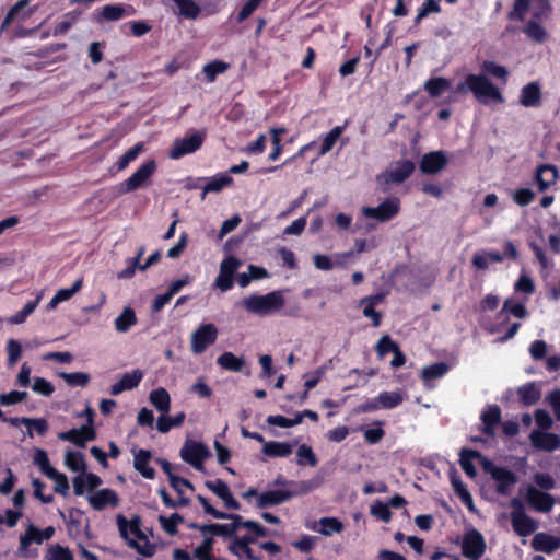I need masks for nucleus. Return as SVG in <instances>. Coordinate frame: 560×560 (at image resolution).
I'll use <instances>...</instances> for the list:
<instances>
[{
    "instance_id": "nucleus-12",
    "label": "nucleus",
    "mask_w": 560,
    "mask_h": 560,
    "mask_svg": "<svg viewBox=\"0 0 560 560\" xmlns=\"http://www.w3.org/2000/svg\"><path fill=\"white\" fill-rule=\"evenodd\" d=\"M241 261L234 256L224 258L219 268V275L214 281V285L225 292L233 287L234 273L240 268Z\"/></svg>"
},
{
    "instance_id": "nucleus-61",
    "label": "nucleus",
    "mask_w": 560,
    "mask_h": 560,
    "mask_svg": "<svg viewBox=\"0 0 560 560\" xmlns=\"http://www.w3.org/2000/svg\"><path fill=\"white\" fill-rule=\"evenodd\" d=\"M145 150L143 143H138L130 150H128L117 162L118 171L125 170L132 161H135L139 154Z\"/></svg>"
},
{
    "instance_id": "nucleus-60",
    "label": "nucleus",
    "mask_w": 560,
    "mask_h": 560,
    "mask_svg": "<svg viewBox=\"0 0 560 560\" xmlns=\"http://www.w3.org/2000/svg\"><path fill=\"white\" fill-rule=\"evenodd\" d=\"M481 418L485 425V431L487 433H491L493 427L500 419V409L495 406H490L482 412Z\"/></svg>"
},
{
    "instance_id": "nucleus-42",
    "label": "nucleus",
    "mask_w": 560,
    "mask_h": 560,
    "mask_svg": "<svg viewBox=\"0 0 560 560\" xmlns=\"http://www.w3.org/2000/svg\"><path fill=\"white\" fill-rule=\"evenodd\" d=\"M229 68L230 65L228 62L213 60L202 67V73L205 74L206 81L212 83L219 74L224 73Z\"/></svg>"
},
{
    "instance_id": "nucleus-48",
    "label": "nucleus",
    "mask_w": 560,
    "mask_h": 560,
    "mask_svg": "<svg viewBox=\"0 0 560 560\" xmlns=\"http://www.w3.org/2000/svg\"><path fill=\"white\" fill-rule=\"evenodd\" d=\"M481 458L479 453L472 451H464L460 456V465L465 472L470 476H476V468L474 462H478L481 465Z\"/></svg>"
},
{
    "instance_id": "nucleus-21",
    "label": "nucleus",
    "mask_w": 560,
    "mask_h": 560,
    "mask_svg": "<svg viewBox=\"0 0 560 560\" xmlns=\"http://www.w3.org/2000/svg\"><path fill=\"white\" fill-rule=\"evenodd\" d=\"M143 377V372L140 370H133L125 373L116 383L110 386L112 395H119L125 390L136 388Z\"/></svg>"
},
{
    "instance_id": "nucleus-16",
    "label": "nucleus",
    "mask_w": 560,
    "mask_h": 560,
    "mask_svg": "<svg viewBox=\"0 0 560 560\" xmlns=\"http://www.w3.org/2000/svg\"><path fill=\"white\" fill-rule=\"evenodd\" d=\"M447 164V156L443 151L425 153L420 161V171L424 174H438Z\"/></svg>"
},
{
    "instance_id": "nucleus-63",
    "label": "nucleus",
    "mask_w": 560,
    "mask_h": 560,
    "mask_svg": "<svg viewBox=\"0 0 560 560\" xmlns=\"http://www.w3.org/2000/svg\"><path fill=\"white\" fill-rule=\"evenodd\" d=\"M60 377L70 386H86L90 382V375L84 372L66 373L59 374Z\"/></svg>"
},
{
    "instance_id": "nucleus-22",
    "label": "nucleus",
    "mask_w": 560,
    "mask_h": 560,
    "mask_svg": "<svg viewBox=\"0 0 560 560\" xmlns=\"http://www.w3.org/2000/svg\"><path fill=\"white\" fill-rule=\"evenodd\" d=\"M541 18L529 19L523 27V33L528 39L537 44H544L549 38L547 28L540 22Z\"/></svg>"
},
{
    "instance_id": "nucleus-45",
    "label": "nucleus",
    "mask_w": 560,
    "mask_h": 560,
    "mask_svg": "<svg viewBox=\"0 0 560 560\" xmlns=\"http://www.w3.org/2000/svg\"><path fill=\"white\" fill-rule=\"evenodd\" d=\"M233 182V178L226 174H220L211 177L206 186L203 187L202 199L208 192H218L222 188L230 186Z\"/></svg>"
},
{
    "instance_id": "nucleus-37",
    "label": "nucleus",
    "mask_w": 560,
    "mask_h": 560,
    "mask_svg": "<svg viewBox=\"0 0 560 560\" xmlns=\"http://www.w3.org/2000/svg\"><path fill=\"white\" fill-rule=\"evenodd\" d=\"M452 86V82L445 78L436 77L431 78L424 83V90L430 94L432 97H438L442 95L444 92L450 90Z\"/></svg>"
},
{
    "instance_id": "nucleus-30",
    "label": "nucleus",
    "mask_w": 560,
    "mask_h": 560,
    "mask_svg": "<svg viewBox=\"0 0 560 560\" xmlns=\"http://www.w3.org/2000/svg\"><path fill=\"white\" fill-rule=\"evenodd\" d=\"M533 547L536 550L551 553L560 548V538L548 534L539 533L533 538Z\"/></svg>"
},
{
    "instance_id": "nucleus-44",
    "label": "nucleus",
    "mask_w": 560,
    "mask_h": 560,
    "mask_svg": "<svg viewBox=\"0 0 560 560\" xmlns=\"http://www.w3.org/2000/svg\"><path fill=\"white\" fill-rule=\"evenodd\" d=\"M185 420V413L179 412L174 418H170L167 413H162L156 422V428L161 433H167L172 428L180 427Z\"/></svg>"
},
{
    "instance_id": "nucleus-31",
    "label": "nucleus",
    "mask_w": 560,
    "mask_h": 560,
    "mask_svg": "<svg viewBox=\"0 0 560 560\" xmlns=\"http://www.w3.org/2000/svg\"><path fill=\"white\" fill-rule=\"evenodd\" d=\"M376 397L381 409H392L399 406L407 398V393L404 389H397L394 392H382Z\"/></svg>"
},
{
    "instance_id": "nucleus-49",
    "label": "nucleus",
    "mask_w": 560,
    "mask_h": 560,
    "mask_svg": "<svg viewBox=\"0 0 560 560\" xmlns=\"http://www.w3.org/2000/svg\"><path fill=\"white\" fill-rule=\"evenodd\" d=\"M23 352L22 345L19 340L10 338L5 342L7 364L14 366L20 360Z\"/></svg>"
},
{
    "instance_id": "nucleus-59",
    "label": "nucleus",
    "mask_w": 560,
    "mask_h": 560,
    "mask_svg": "<svg viewBox=\"0 0 560 560\" xmlns=\"http://www.w3.org/2000/svg\"><path fill=\"white\" fill-rule=\"evenodd\" d=\"M384 434L385 432L382 421H374L370 428L363 430L364 439L370 444L378 443L383 439Z\"/></svg>"
},
{
    "instance_id": "nucleus-10",
    "label": "nucleus",
    "mask_w": 560,
    "mask_h": 560,
    "mask_svg": "<svg viewBox=\"0 0 560 560\" xmlns=\"http://www.w3.org/2000/svg\"><path fill=\"white\" fill-rule=\"evenodd\" d=\"M481 466L497 482V489L499 492H510L511 488L516 482V477L512 471L493 465L487 458H481Z\"/></svg>"
},
{
    "instance_id": "nucleus-2",
    "label": "nucleus",
    "mask_w": 560,
    "mask_h": 560,
    "mask_svg": "<svg viewBox=\"0 0 560 560\" xmlns=\"http://www.w3.org/2000/svg\"><path fill=\"white\" fill-rule=\"evenodd\" d=\"M117 525L120 535L127 544L143 557H151L155 552V546L151 544L148 537L140 529L139 518L126 520L124 516H117Z\"/></svg>"
},
{
    "instance_id": "nucleus-15",
    "label": "nucleus",
    "mask_w": 560,
    "mask_h": 560,
    "mask_svg": "<svg viewBox=\"0 0 560 560\" xmlns=\"http://www.w3.org/2000/svg\"><path fill=\"white\" fill-rule=\"evenodd\" d=\"M74 493L77 495H88L91 492H95L96 489L102 485V479L93 472L79 474L72 479Z\"/></svg>"
},
{
    "instance_id": "nucleus-19",
    "label": "nucleus",
    "mask_w": 560,
    "mask_h": 560,
    "mask_svg": "<svg viewBox=\"0 0 560 560\" xmlns=\"http://www.w3.org/2000/svg\"><path fill=\"white\" fill-rule=\"evenodd\" d=\"M206 487L223 501L228 509L238 510L240 503L235 500L228 485L220 479L206 482Z\"/></svg>"
},
{
    "instance_id": "nucleus-26",
    "label": "nucleus",
    "mask_w": 560,
    "mask_h": 560,
    "mask_svg": "<svg viewBox=\"0 0 560 560\" xmlns=\"http://www.w3.org/2000/svg\"><path fill=\"white\" fill-rule=\"evenodd\" d=\"M527 499L530 505L540 512H548L553 505L552 498L539 490L530 487L527 491Z\"/></svg>"
},
{
    "instance_id": "nucleus-3",
    "label": "nucleus",
    "mask_w": 560,
    "mask_h": 560,
    "mask_svg": "<svg viewBox=\"0 0 560 560\" xmlns=\"http://www.w3.org/2000/svg\"><path fill=\"white\" fill-rule=\"evenodd\" d=\"M241 304L249 314L269 316L280 312L284 307L285 300L280 291H272L264 295L252 294L245 296Z\"/></svg>"
},
{
    "instance_id": "nucleus-62",
    "label": "nucleus",
    "mask_w": 560,
    "mask_h": 560,
    "mask_svg": "<svg viewBox=\"0 0 560 560\" xmlns=\"http://www.w3.org/2000/svg\"><path fill=\"white\" fill-rule=\"evenodd\" d=\"M34 464L38 466L40 471L47 477L56 469L50 465L48 454L42 448H36L34 452Z\"/></svg>"
},
{
    "instance_id": "nucleus-35",
    "label": "nucleus",
    "mask_w": 560,
    "mask_h": 560,
    "mask_svg": "<svg viewBox=\"0 0 560 560\" xmlns=\"http://www.w3.org/2000/svg\"><path fill=\"white\" fill-rule=\"evenodd\" d=\"M65 466L73 472H84L86 470L85 457L80 452L67 451L63 457Z\"/></svg>"
},
{
    "instance_id": "nucleus-20",
    "label": "nucleus",
    "mask_w": 560,
    "mask_h": 560,
    "mask_svg": "<svg viewBox=\"0 0 560 560\" xmlns=\"http://www.w3.org/2000/svg\"><path fill=\"white\" fill-rule=\"evenodd\" d=\"M529 439L532 444L539 450L551 452L560 447V438L550 432L534 430Z\"/></svg>"
},
{
    "instance_id": "nucleus-38",
    "label": "nucleus",
    "mask_w": 560,
    "mask_h": 560,
    "mask_svg": "<svg viewBox=\"0 0 560 560\" xmlns=\"http://www.w3.org/2000/svg\"><path fill=\"white\" fill-rule=\"evenodd\" d=\"M343 524L336 517H323L318 521L316 530L324 536L342 532Z\"/></svg>"
},
{
    "instance_id": "nucleus-9",
    "label": "nucleus",
    "mask_w": 560,
    "mask_h": 560,
    "mask_svg": "<svg viewBox=\"0 0 560 560\" xmlns=\"http://www.w3.org/2000/svg\"><path fill=\"white\" fill-rule=\"evenodd\" d=\"M218 337V329L213 324L200 325L190 336V349L195 354L202 353L213 345Z\"/></svg>"
},
{
    "instance_id": "nucleus-43",
    "label": "nucleus",
    "mask_w": 560,
    "mask_h": 560,
    "mask_svg": "<svg viewBox=\"0 0 560 560\" xmlns=\"http://www.w3.org/2000/svg\"><path fill=\"white\" fill-rule=\"evenodd\" d=\"M342 135V128L337 126L332 128L329 132L323 136L322 144L318 150V156H323L328 153L337 143Z\"/></svg>"
},
{
    "instance_id": "nucleus-29",
    "label": "nucleus",
    "mask_w": 560,
    "mask_h": 560,
    "mask_svg": "<svg viewBox=\"0 0 560 560\" xmlns=\"http://www.w3.org/2000/svg\"><path fill=\"white\" fill-rule=\"evenodd\" d=\"M135 9L130 5L107 4L102 8L101 19L105 21H117L126 15H132Z\"/></svg>"
},
{
    "instance_id": "nucleus-18",
    "label": "nucleus",
    "mask_w": 560,
    "mask_h": 560,
    "mask_svg": "<svg viewBox=\"0 0 560 560\" xmlns=\"http://www.w3.org/2000/svg\"><path fill=\"white\" fill-rule=\"evenodd\" d=\"M503 260V255L495 250L479 249L471 256V266L477 271H486L493 264H499Z\"/></svg>"
},
{
    "instance_id": "nucleus-36",
    "label": "nucleus",
    "mask_w": 560,
    "mask_h": 560,
    "mask_svg": "<svg viewBox=\"0 0 560 560\" xmlns=\"http://www.w3.org/2000/svg\"><path fill=\"white\" fill-rule=\"evenodd\" d=\"M262 453L270 457H287L292 453V447L287 442H265Z\"/></svg>"
},
{
    "instance_id": "nucleus-5",
    "label": "nucleus",
    "mask_w": 560,
    "mask_h": 560,
    "mask_svg": "<svg viewBox=\"0 0 560 560\" xmlns=\"http://www.w3.org/2000/svg\"><path fill=\"white\" fill-rule=\"evenodd\" d=\"M399 199L390 197L376 207H362L361 212L364 218L373 219L376 222H387L394 219L399 213Z\"/></svg>"
},
{
    "instance_id": "nucleus-40",
    "label": "nucleus",
    "mask_w": 560,
    "mask_h": 560,
    "mask_svg": "<svg viewBox=\"0 0 560 560\" xmlns=\"http://www.w3.org/2000/svg\"><path fill=\"white\" fill-rule=\"evenodd\" d=\"M217 363L229 371L240 372L245 365V361L243 358L236 357L232 352H224L218 357Z\"/></svg>"
},
{
    "instance_id": "nucleus-32",
    "label": "nucleus",
    "mask_w": 560,
    "mask_h": 560,
    "mask_svg": "<svg viewBox=\"0 0 560 560\" xmlns=\"http://www.w3.org/2000/svg\"><path fill=\"white\" fill-rule=\"evenodd\" d=\"M149 400L156 410L161 412V415L168 413L171 408V396L165 388L159 387L152 390L149 395Z\"/></svg>"
},
{
    "instance_id": "nucleus-56",
    "label": "nucleus",
    "mask_w": 560,
    "mask_h": 560,
    "mask_svg": "<svg viewBox=\"0 0 560 560\" xmlns=\"http://www.w3.org/2000/svg\"><path fill=\"white\" fill-rule=\"evenodd\" d=\"M452 486L455 493L458 495L460 501L470 510H475L472 498L469 491L466 489L465 485L455 476L452 477Z\"/></svg>"
},
{
    "instance_id": "nucleus-47",
    "label": "nucleus",
    "mask_w": 560,
    "mask_h": 560,
    "mask_svg": "<svg viewBox=\"0 0 560 560\" xmlns=\"http://www.w3.org/2000/svg\"><path fill=\"white\" fill-rule=\"evenodd\" d=\"M158 521L167 535L175 536L177 527L184 522V518L179 514L174 513L171 516L159 515Z\"/></svg>"
},
{
    "instance_id": "nucleus-33",
    "label": "nucleus",
    "mask_w": 560,
    "mask_h": 560,
    "mask_svg": "<svg viewBox=\"0 0 560 560\" xmlns=\"http://www.w3.org/2000/svg\"><path fill=\"white\" fill-rule=\"evenodd\" d=\"M136 324L137 316L131 307H125L114 320L115 329L119 334L127 332Z\"/></svg>"
},
{
    "instance_id": "nucleus-58",
    "label": "nucleus",
    "mask_w": 560,
    "mask_h": 560,
    "mask_svg": "<svg viewBox=\"0 0 560 560\" xmlns=\"http://www.w3.org/2000/svg\"><path fill=\"white\" fill-rule=\"evenodd\" d=\"M380 301V298H368L361 301V305L363 307L362 313L365 317H369L373 320V325L377 327L381 323V315L375 312V304Z\"/></svg>"
},
{
    "instance_id": "nucleus-46",
    "label": "nucleus",
    "mask_w": 560,
    "mask_h": 560,
    "mask_svg": "<svg viewBox=\"0 0 560 560\" xmlns=\"http://www.w3.org/2000/svg\"><path fill=\"white\" fill-rule=\"evenodd\" d=\"M271 136L272 151L269 154L270 161H277L282 153L281 137L287 132L284 127H272L269 130Z\"/></svg>"
},
{
    "instance_id": "nucleus-51",
    "label": "nucleus",
    "mask_w": 560,
    "mask_h": 560,
    "mask_svg": "<svg viewBox=\"0 0 560 560\" xmlns=\"http://www.w3.org/2000/svg\"><path fill=\"white\" fill-rule=\"evenodd\" d=\"M298 465L315 467L318 463L315 453L307 444H301L296 450Z\"/></svg>"
},
{
    "instance_id": "nucleus-64",
    "label": "nucleus",
    "mask_w": 560,
    "mask_h": 560,
    "mask_svg": "<svg viewBox=\"0 0 560 560\" xmlns=\"http://www.w3.org/2000/svg\"><path fill=\"white\" fill-rule=\"evenodd\" d=\"M213 538L207 537L199 546H197L194 550V556L198 560H215L211 555V549L213 547Z\"/></svg>"
},
{
    "instance_id": "nucleus-7",
    "label": "nucleus",
    "mask_w": 560,
    "mask_h": 560,
    "mask_svg": "<svg viewBox=\"0 0 560 560\" xmlns=\"http://www.w3.org/2000/svg\"><path fill=\"white\" fill-rule=\"evenodd\" d=\"M156 171V163L150 160L143 163L129 178L121 184L122 192H131L144 188L150 184L151 177Z\"/></svg>"
},
{
    "instance_id": "nucleus-1",
    "label": "nucleus",
    "mask_w": 560,
    "mask_h": 560,
    "mask_svg": "<svg viewBox=\"0 0 560 560\" xmlns=\"http://www.w3.org/2000/svg\"><path fill=\"white\" fill-rule=\"evenodd\" d=\"M468 91L483 104L503 103L504 101L499 89L482 74H468L466 79L456 86V92L459 94H465Z\"/></svg>"
},
{
    "instance_id": "nucleus-41",
    "label": "nucleus",
    "mask_w": 560,
    "mask_h": 560,
    "mask_svg": "<svg viewBox=\"0 0 560 560\" xmlns=\"http://www.w3.org/2000/svg\"><path fill=\"white\" fill-rule=\"evenodd\" d=\"M170 483L178 494V503L187 505L189 503V499L186 498L185 494L187 490L191 491L194 489L192 485L188 480L176 475H171Z\"/></svg>"
},
{
    "instance_id": "nucleus-53",
    "label": "nucleus",
    "mask_w": 560,
    "mask_h": 560,
    "mask_svg": "<svg viewBox=\"0 0 560 560\" xmlns=\"http://www.w3.org/2000/svg\"><path fill=\"white\" fill-rule=\"evenodd\" d=\"M540 389L535 383H528L518 388V395L526 405H533L540 398Z\"/></svg>"
},
{
    "instance_id": "nucleus-14",
    "label": "nucleus",
    "mask_w": 560,
    "mask_h": 560,
    "mask_svg": "<svg viewBox=\"0 0 560 560\" xmlns=\"http://www.w3.org/2000/svg\"><path fill=\"white\" fill-rule=\"evenodd\" d=\"M511 505L514 508L511 518L515 533L520 536H528L534 533L537 525L534 520L523 512L521 502L517 499H514L512 500Z\"/></svg>"
},
{
    "instance_id": "nucleus-27",
    "label": "nucleus",
    "mask_w": 560,
    "mask_h": 560,
    "mask_svg": "<svg viewBox=\"0 0 560 560\" xmlns=\"http://www.w3.org/2000/svg\"><path fill=\"white\" fill-rule=\"evenodd\" d=\"M151 454L144 450L133 451V466L147 479H153L155 471L150 467Z\"/></svg>"
},
{
    "instance_id": "nucleus-50",
    "label": "nucleus",
    "mask_w": 560,
    "mask_h": 560,
    "mask_svg": "<svg viewBox=\"0 0 560 560\" xmlns=\"http://www.w3.org/2000/svg\"><path fill=\"white\" fill-rule=\"evenodd\" d=\"M32 542L42 544L43 542V535L42 530L36 528L33 525H30L23 536L20 538V550L25 553L28 546Z\"/></svg>"
},
{
    "instance_id": "nucleus-34",
    "label": "nucleus",
    "mask_w": 560,
    "mask_h": 560,
    "mask_svg": "<svg viewBox=\"0 0 560 560\" xmlns=\"http://www.w3.org/2000/svg\"><path fill=\"white\" fill-rule=\"evenodd\" d=\"M520 102L526 107H536L540 104V89L537 83H529L521 91Z\"/></svg>"
},
{
    "instance_id": "nucleus-55",
    "label": "nucleus",
    "mask_w": 560,
    "mask_h": 560,
    "mask_svg": "<svg viewBox=\"0 0 560 560\" xmlns=\"http://www.w3.org/2000/svg\"><path fill=\"white\" fill-rule=\"evenodd\" d=\"M229 550L240 559L254 558L248 541L245 539L234 538L229 546Z\"/></svg>"
},
{
    "instance_id": "nucleus-39",
    "label": "nucleus",
    "mask_w": 560,
    "mask_h": 560,
    "mask_svg": "<svg viewBox=\"0 0 560 560\" xmlns=\"http://www.w3.org/2000/svg\"><path fill=\"white\" fill-rule=\"evenodd\" d=\"M558 171L552 165H542L537 171V182L540 190H545L557 179Z\"/></svg>"
},
{
    "instance_id": "nucleus-11",
    "label": "nucleus",
    "mask_w": 560,
    "mask_h": 560,
    "mask_svg": "<svg viewBox=\"0 0 560 560\" xmlns=\"http://www.w3.org/2000/svg\"><path fill=\"white\" fill-rule=\"evenodd\" d=\"M210 456L208 447L197 441H186L180 450V457L198 470L203 469L205 460Z\"/></svg>"
},
{
    "instance_id": "nucleus-8",
    "label": "nucleus",
    "mask_w": 560,
    "mask_h": 560,
    "mask_svg": "<svg viewBox=\"0 0 560 560\" xmlns=\"http://www.w3.org/2000/svg\"><path fill=\"white\" fill-rule=\"evenodd\" d=\"M88 422L80 429H72L66 432L58 433V438L63 441H69L77 446L84 447L89 441L95 439V430L93 428V411L86 408Z\"/></svg>"
},
{
    "instance_id": "nucleus-17",
    "label": "nucleus",
    "mask_w": 560,
    "mask_h": 560,
    "mask_svg": "<svg viewBox=\"0 0 560 560\" xmlns=\"http://www.w3.org/2000/svg\"><path fill=\"white\" fill-rule=\"evenodd\" d=\"M89 504L94 510H103L107 506H116L118 504V495L112 489H101L86 495Z\"/></svg>"
},
{
    "instance_id": "nucleus-28",
    "label": "nucleus",
    "mask_w": 560,
    "mask_h": 560,
    "mask_svg": "<svg viewBox=\"0 0 560 560\" xmlns=\"http://www.w3.org/2000/svg\"><path fill=\"white\" fill-rule=\"evenodd\" d=\"M171 0H164V3H168ZM176 5L175 13L178 16L195 20L200 14V7L194 0H172Z\"/></svg>"
},
{
    "instance_id": "nucleus-25",
    "label": "nucleus",
    "mask_w": 560,
    "mask_h": 560,
    "mask_svg": "<svg viewBox=\"0 0 560 560\" xmlns=\"http://www.w3.org/2000/svg\"><path fill=\"white\" fill-rule=\"evenodd\" d=\"M33 12L34 10L30 8V0H19L8 12L2 27L8 26L15 20H26Z\"/></svg>"
},
{
    "instance_id": "nucleus-6",
    "label": "nucleus",
    "mask_w": 560,
    "mask_h": 560,
    "mask_svg": "<svg viewBox=\"0 0 560 560\" xmlns=\"http://www.w3.org/2000/svg\"><path fill=\"white\" fill-rule=\"evenodd\" d=\"M205 135L202 132H192L183 138H177L173 141L168 152L172 160H178L184 155L196 152L203 142Z\"/></svg>"
},
{
    "instance_id": "nucleus-54",
    "label": "nucleus",
    "mask_w": 560,
    "mask_h": 560,
    "mask_svg": "<svg viewBox=\"0 0 560 560\" xmlns=\"http://www.w3.org/2000/svg\"><path fill=\"white\" fill-rule=\"evenodd\" d=\"M39 301H40V295H37V298L33 302L26 303L24 305V307L20 312H18L13 316H11L8 319V322L12 325L23 324L27 319V317L35 311Z\"/></svg>"
},
{
    "instance_id": "nucleus-57",
    "label": "nucleus",
    "mask_w": 560,
    "mask_h": 560,
    "mask_svg": "<svg viewBox=\"0 0 560 560\" xmlns=\"http://www.w3.org/2000/svg\"><path fill=\"white\" fill-rule=\"evenodd\" d=\"M302 421H303V415H295V417L292 419L280 416V415H276V416H269L266 419V422L269 425H276V427H280V428L295 427V425L302 423Z\"/></svg>"
},
{
    "instance_id": "nucleus-52",
    "label": "nucleus",
    "mask_w": 560,
    "mask_h": 560,
    "mask_svg": "<svg viewBox=\"0 0 560 560\" xmlns=\"http://www.w3.org/2000/svg\"><path fill=\"white\" fill-rule=\"evenodd\" d=\"M447 371H448V365L443 362H439V363H434V364L424 366L420 372V376L423 381L427 382L430 380H435V378L442 377L443 375L446 374Z\"/></svg>"
},
{
    "instance_id": "nucleus-24",
    "label": "nucleus",
    "mask_w": 560,
    "mask_h": 560,
    "mask_svg": "<svg viewBox=\"0 0 560 560\" xmlns=\"http://www.w3.org/2000/svg\"><path fill=\"white\" fill-rule=\"evenodd\" d=\"M292 495L293 493L287 490H268L257 495L256 506L264 509L267 506L278 505L288 501Z\"/></svg>"
},
{
    "instance_id": "nucleus-23",
    "label": "nucleus",
    "mask_w": 560,
    "mask_h": 560,
    "mask_svg": "<svg viewBox=\"0 0 560 560\" xmlns=\"http://www.w3.org/2000/svg\"><path fill=\"white\" fill-rule=\"evenodd\" d=\"M83 287V278H78L70 288L57 290L55 295L46 305L48 312L54 311L60 303L71 300Z\"/></svg>"
},
{
    "instance_id": "nucleus-4",
    "label": "nucleus",
    "mask_w": 560,
    "mask_h": 560,
    "mask_svg": "<svg viewBox=\"0 0 560 560\" xmlns=\"http://www.w3.org/2000/svg\"><path fill=\"white\" fill-rule=\"evenodd\" d=\"M415 171V164L409 160L393 162L387 168L377 175V183L387 189L393 185L405 182Z\"/></svg>"
},
{
    "instance_id": "nucleus-13",
    "label": "nucleus",
    "mask_w": 560,
    "mask_h": 560,
    "mask_svg": "<svg viewBox=\"0 0 560 560\" xmlns=\"http://www.w3.org/2000/svg\"><path fill=\"white\" fill-rule=\"evenodd\" d=\"M486 550V541L480 532L471 528L463 539V553L471 560H478Z\"/></svg>"
}]
</instances>
